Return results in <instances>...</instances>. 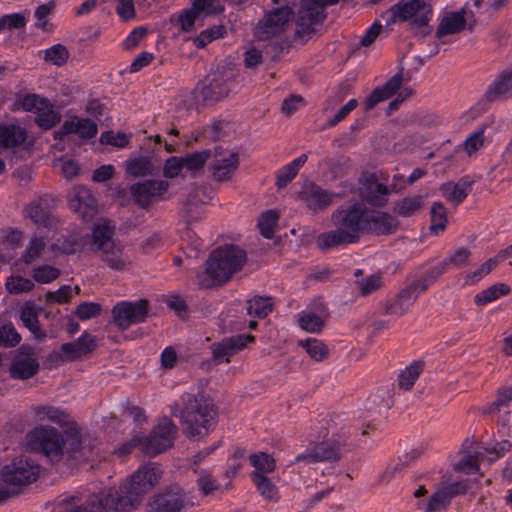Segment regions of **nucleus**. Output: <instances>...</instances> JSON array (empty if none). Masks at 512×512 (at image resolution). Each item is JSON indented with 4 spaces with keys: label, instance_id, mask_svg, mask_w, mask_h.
I'll use <instances>...</instances> for the list:
<instances>
[{
    "label": "nucleus",
    "instance_id": "1",
    "mask_svg": "<svg viewBox=\"0 0 512 512\" xmlns=\"http://www.w3.org/2000/svg\"><path fill=\"white\" fill-rule=\"evenodd\" d=\"M366 212V205L360 201L337 207L330 216L334 229L317 236V248L327 251L358 243L365 233Z\"/></svg>",
    "mask_w": 512,
    "mask_h": 512
},
{
    "label": "nucleus",
    "instance_id": "2",
    "mask_svg": "<svg viewBox=\"0 0 512 512\" xmlns=\"http://www.w3.org/2000/svg\"><path fill=\"white\" fill-rule=\"evenodd\" d=\"M172 414L180 418L183 434L191 440L207 436L218 415L213 399L204 392H184L172 407Z\"/></svg>",
    "mask_w": 512,
    "mask_h": 512
},
{
    "label": "nucleus",
    "instance_id": "3",
    "mask_svg": "<svg viewBox=\"0 0 512 512\" xmlns=\"http://www.w3.org/2000/svg\"><path fill=\"white\" fill-rule=\"evenodd\" d=\"M163 471L156 463L140 466L119 487L106 488L114 512H132L136 510L144 495L160 483Z\"/></svg>",
    "mask_w": 512,
    "mask_h": 512
},
{
    "label": "nucleus",
    "instance_id": "4",
    "mask_svg": "<svg viewBox=\"0 0 512 512\" xmlns=\"http://www.w3.org/2000/svg\"><path fill=\"white\" fill-rule=\"evenodd\" d=\"M247 262L246 251L234 244L214 249L205 262V270L196 276L197 285L203 289L222 286L242 270Z\"/></svg>",
    "mask_w": 512,
    "mask_h": 512
},
{
    "label": "nucleus",
    "instance_id": "5",
    "mask_svg": "<svg viewBox=\"0 0 512 512\" xmlns=\"http://www.w3.org/2000/svg\"><path fill=\"white\" fill-rule=\"evenodd\" d=\"M115 227L111 221L102 219L92 229V249L100 253V258L113 270L122 271L127 266L123 249L113 240Z\"/></svg>",
    "mask_w": 512,
    "mask_h": 512
},
{
    "label": "nucleus",
    "instance_id": "6",
    "mask_svg": "<svg viewBox=\"0 0 512 512\" xmlns=\"http://www.w3.org/2000/svg\"><path fill=\"white\" fill-rule=\"evenodd\" d=\"M385 14L389 16L388 22L410 21V29L422 37L431 31L428 24L432 15V7L423 0L398 2L391 6Z\"/></svg>",
    "mask_w": 512,
    "mask_h": 512
},
{
    "label": "nucleus",
    "instance_id": "7",
    "mask_svg": "<svg viewBox=\"0 0 512 512\" xmlns=\"http://www.w3.org/2000/svg\"><path fill=\"white\" fill-rule=\"evenodd\" d=\"M237 70L229 63H220L205 79L201 94L205 101L217 102L227 97L236 85Z\"/></svg>",
    "mask_w": 512,
    "mask_h": 512
},
{
    "label": "nucleus",
    "instance_id": "8",
    "mask_svg": "<svg viewBox=\"0 0 512 512\" xmlns=\"http://www.w3.org/2000/svg\"><path fill=\"white\" fill-rule=\"evenodd\" d=\"M31 450L41 453L52 463L59 462L63 456L64 438L54 427L40 426L28 434Z\"/></svg>",
    "mask_w": 512,
    "mask_h": 512
},
{
    "label": "nucleus",
    "instance_id": "9",
    "mask_svg": "<svg viewBox=\"0 0 512 512\" xmlns=\"http://www.w3.org/2000/svg\"><path fill=\"white\" fill-rule=\"evenodd\" d=\"M339 0H303L296 21V37L307 41L316 31L315 26L326 17L324 8L336 4Z\"/></svg>",
    "mask_w": 512,
    "mask_h": 512
},
{
    "label": "nucleus",
    "instance_id": "10",
    "mask_svg": "<svg viewBox=\"0 0 512 512\" xmlns=\"http://www.w3.org/2000/svg\"><path fill=\"white\" fill-rule=\"evenodd\" d=\"M188 504V492L178 483H172L149 497L145 504V511L182 512Z\"/></svg>",
    "mask_w": 512,
    "mask_h": 512
},
{
    "label": "nucleus",
    "instance_id": "11",
    "mask_svg": "<svg viewBox=\"0 0 512 512\" xmlns=\"http://www.w3.org/2000/svg\"><path fill=\"white\" fill-rule=\"evenodd\" d=\"M177 432V426L173 421L168 417H163L151 430L149 436L142 438L143 452L149 457L162 453L172 447Z\"/></svg>",
    "mask_w": 512,
    "mask_h": 512
},
{
    "label": "nucleus",
    "instance_id": "12",
    "mask_svg": "<svg viewBox=\"0 0 512 512\" xmlns=\"http://www.w3.org/2000/svg\"><path fill=\"white\" fill-rule=\"evenodd\" d=\"M404 77H403V69H401L398 73L392 76L385 84L380 87H376L370 95L364 101V110L369 111L373 109L378 103L387 100L394 96L397 92L396 99L403 103L406 99H408L413 90L410 87H403Z\"/></svg>",
    "mask_w": 512,
    "mask_h": 512
},
{
    "label": "nucleus",
    "instance_id": "13",
    "mask_svg": "<svg viewBox=\"0 0 512 512\" xmlns=\"http://www.w3.org/2000/svg\"><path fill=\"white\" fill-rule=\"evenodd\" d=\"M114 324L121 330L128 329L131 325L145 322L149 312V302L140 299L136 302L122 301L112 309Z\"/></svg>",
    "mask_w": 512,
    "mask_h": 512
},
{
    "label": "nucleus",
    "instance_id": "14",
    "mask_svg": "<svg viewBox=\"0 0 512 512\" xmlns=\"http://www.w3.org/2000/svg\"><path fill=\"white\" fill-rule=\"evenodd\" d=\"M39 369L36 349L24 344L15 351L9 367V374L13 379L27 380L34 377Z\"/></svg>",
    "mask_w": 512,
    "mask_h": 512
},
{
    "label": "nucleus",
    "instance_id": "15",
    "mask_svg": "<svg viewBox=\"0 0 512 512\" xmlns=\"http://www.w3.org/2000/svg\"><path fill=\"white\" fill-rule=\"evenodd\" d=\"M110 500L107 489L91 495L85 503H80L76 496H69L59 502L58 512H114V504Z\"/></svg>",
    "mask_w": 512,
    "mask_h": 512
},
{
    "label": "nucleus",
    "instance_id": "16",
    "mask_svg": "<svg viewBox=\"0 0 512 512\" xmlns=\"http://www.w3.org/2000/svg\"><path fill=\"white\" fill-rule=\"evenodd\" d=\"M97 347L96 338L84 332L77 340L64 343L58 351H53L48 359L58 362H73L90 354Z\"/></svg>",
    "mask_w": 512,
    "mask_h": 512
},
{
    "label": "nucleus",
    "instance_id": "17",
    "mask_svg": "<svg viewBox=\"0 0 512 512\" xmlns=\"http://www.w3.org/2000/svg\"><path fill=\"white\" fill-rule=\"evenodd\" d=\"M212 162L209 165V171L212 178L217 182H227L232 180L239 167L238 153L224 149L221 146L214 148Z\"/></svg>",
    "mask_w": 512,
    "mask_h": 512
},
{
    "label": "nucleus",
    "instance_id": "18",
    "mask_svg": "<svg viewBox=\"0 0 512 512\" xmlns=\"http://www.w3.org/2000/svg\"><path fill=\"white\" fill-rule=\"evenodd\" d=\"M343 195L322 189L314 183L305 184L298 193V199L314 214L324 212L334 203V199Z\"/></svg>",
    "mask_w": 512,
    "mask_h": 512
},
{
    "label": "nucleus",
    "instance_id": "19",
    "mask_svg": "<svg viewBox=\"0 0 512 512\" xmlns=\"http://www.w3.org/2000/svg\"><path fill=\"white\" fill-rule=\"evenodd\" d=\"M388 194V187L379 183L376 175L371 173L362 174L358 187V195L362 200L361 202L381 208L386 205Z\"/></svg>",
    "mask_w": 512,
    "mask_h": 512
},
{
    "label": "nucleus",
    "instance_id": "20",
    "mask_svg": "<svg viewBox=\"0 0 512 512\" xmlns=\"http://www.w3.org/2000/svg\"><path fill=\"white\" fill-rule=\"evenodd\" d=\"M169 187V183L164 180H145L137 182L130 186V194L133 202L141 208H148Z\"/></svg>",
    "mask_w": 512,
    "mask_h": 512
},
{
    "label": "nucleus",
    "instance_id": "21",
    "mask_svg": "<svg viewBox=\"0 0 512 512\" xmlns=\"http://www.w3.org/2000/svg\"><path fill=\"white\" fill-rule=\"evenodd\" d=\"M39 469L28 459L13 461L3 468V481L12 486H24L32 483L38 477Z\"/></svg>",
    "mask_w": 512,
    "mask_h": 512
},
{
    "label": "nucleus",
    "instance_id": "22",
    "mask_svg": "<svg viewBox=\"0 0 512 512\" xmlns=\"http://www.w3.org/2000/svg\"><path fill=\"white\" fill-rule=\"evenodd\" d=\"M254 336L239 334L226 337L210 346L212 360L215 364L229 363L230 357L243 350L248 342H253Z\"/></svg>",
    "mask_w": 512,
    "mask_h": 512
},
{
    "label": "nucleus",
    "instance_id": "23",
    "mask_svg": "<svg viewBox=\"0 0 512 512\" xmlns=\"http://www.w3.org/2000/svg\"><path fill=\"white\" fill-rule=\"evenodd\" d=\"M70 209L83 220L90 221L97 214V202L91 191L84 186H75L68 196Z\"/></svg>",
    "mask_w": 512,
    "mask_h": 512
},
{
    "label": "nucleus",
    "instance_id": "24",
    "mask_svg": "<svg viewBox=\"0 0 512 512\" xmlns=\"http://www.w3.org/2000/svg\"><path fill=\"white\" fill-rule=\"evenodd\" d=\"M293 12L288 6L272 10L266 14L256 27V35L259 39L266 40L279 32L289 22Z\"/></svg>",
    "mask_w": 512,
    "mask_h": 512
},
{
    "label": "nucleus",
    "instance_id": "25",
    "mask_svg": "<svg viewBox=\"0 0 512 512\" xmlns=\"http://www.w3.org/2000/svg\"><path fill=\"white\" fill-rule=\"evenodd\" d=\"M468 489V480L442 485L430 496L426 510L428 512H442L447 508L453 497L465 494Z\"/></svg>",
    "mask_w": 512,
    "mask_h": 512
},
{
    "label": "nucleus",
    "instance_id": "26",
    "mask_svg": "<svg viewBox=\"0 0 512 512\" xmlns=\"http://www.w3.org/2000/svg\"><path fill=\"white\" fill-rule=\"evenodd\" d=\"M398 219L384 211L366 212L365 233H371L377 236H386L394 234L399 228Z\"/></svg>",
    "mask_w": 512,
    "mask_h": 512
},
{
    "label": "nucleus",
    "instance_id": "27",
    "mask_svg": "<svg viewBox=\"0 0 512 512\" xmlns=\"http://www.w3.org/2000/svg\"><path fill=\"white\" fill-rule=\"evenodd\" d=\"M75 460H87L92 455V447L87 437L78 431H70L66 433L63 444V452Z\"/></svg>",
    "mask_w": 512,
    "mask_h": 512
},
{
    "label": "nucleus",
    "instance_id": "28",
    "mask_svg": "<svg viewBox=\"0 0 512 512\" xmlns=\"http://www.w3.org/2000/svg\"><path fill=\"white\" fill-rule=\"evenodd\" d=\"M510 97H512V69L502 71L485 92V98L489 102Z\"/></svg>",
    "mask_w": 512,
    "mask_h": 512
},
{
    "label": "nucleus",
    "instance_id": "29",
    "mask_svg": "<svg viewBox=\"0 0 512 512\" xmlns=\"http://www.w3.org/2000/svg\"><path fill=\"white\" fill-rule=\"evenodd\" d=\"M24 213L38 227L51 229L55 225V219L50 214L46 202L41 198L29 203L24 208Z\"/></svg>",
    "mask_w": 512,
    "mask_h": 512
},
{
    "label": "nucleus",
    "instance_id": "30",
    "mask_svg": "<svg viewBox=\"0 0 512 512\" xmlns=\"http://www.w3.org/2000/svg\"><path fill=\"white\" fill-rule=\"evenodd\" d=\"M204 213V202L201 199V190L196 189L190 192L182 202L180 210L181 217L187 222L199 220Z\"/></svg>",
    "mask_w": 512,
    "mask_h": 512
},
{
    "label": "nucleus",
    "instance_id": "31",
    "mask_svg": "<svg viewBox=\"0 0 512 512\" xmlns=\"http://www.w3.org/2000/svg\"><path fill=\"white\" fill-rule=\"evenodd\" d=\"M466 26L465 11L447 13L440 21L436 37L442 38L446 35L456 34L461 32Z\"/></svg>",
    "mask_w": 512,
    "mask_h": 512
},
{
    "label": "nucleus",
    "instance_id": "32",
    "mask_svg": "<svg viewBox=\"0 0 512 512\" xmlns=\"http://www.w3.org/2000/svg\"><path fill=\"white\" fill-rule=\"evenodd\" d=\"M415 295L407 288L401 289L395 298L387 301L384 306V313L387 315L402 316L416 301Z\"/></svg>",
    "mask_w": 512,
    "mask_h": 512
},
{
    "label": "nucleus",
    "instance_id": "33",
    "mask_svg": "<svg viewBox=\"0 0 512 512\" xmlns=\"http://www.w3.org/2000/svg\"><path fill=\"white\" fill-rule=\"evenodd\" d=\"M27 139V132L17 125H0V147L15 148Z\"/></svg>",
    "mask_w": 512,
    "mask_h": 512
},
{
    "label": "nucleus",
    "instance_id": "34",
    "mask_svg": "<svg viewBox=\"0 0 512 512\" xmlns=\"http://www.w3.org/2000/svg\"><path fill=\"white\" fill-rule=\"evenodd\" d=\"M158 169L148 157L138 156L126 161V173L134 178L154 176Z\"/></svg>",
    "mask_w": 512,
    "mask_h": 512
},
{
    "label": "nucleus",
    "instance_id": "35",
    "mask_svg": "<svg viewBox=\"0 0 512 512\" xmlns=\"http://www.w3.org/2000/svg\"><path fill=\"white\" fill-rule=\"evenodd\" d=\"M20 319L24 326L33 334L34 338L42 341L46 338V332L41 330L38 321V312L34 304L27 302L21 309Z\"/></svg>",
    "mask_w": 512,
    "mask_h": 512
},
{
    "label": "nucleus",
    "instance_id": "36",
    "mask_svg": "<svg viewBox=\"0 0 512 512\" xmlns=\"http://www.w3.org/2000/svg\"><path fill=\"white\" fill-rule=\"evenodd\" d=\"M424 206V196L411 195L404 197L394 203L393 213L399 217H411L419 212Z\"/></svg>",
    "mask_w": 512,
    "mask_h": 512
},
{
    "label": "nucleus",
    "instance_id": "37",
    "mask_svg": "<svg viewBox=\"0 0 512 512\" xmlns=\"http://www.w3.org/2000/svg\"><path fill=\"white\" fill-rule=\"evenodd\" d=\"M342 445L336 440H325L313 446L314 456L319 462H336L341 458Z\"/></svg>",
    "mask_w": 512,
    "mask_h": 512
},
{
    "label": "nucleus",
    "instance_id": "38",
    "mask_svg": "<svg viewBox=\"0 0 512 512\" xmlns=\"http://www.w3.org/2000/svg\"><path fill=\"white\" fill-rule=\"evenodd\" d=\"M307 155L302 154L289 164L283 166L276 173V183L278 189H282L288 185L298 174L299 169L306 163Z\"/></svg>",
    "mask_w": 512,
    "mask_h": 512
},
{
    "label": "nucleus",
    "instance_id": "39",
    "mask_svg": "<svg viewBox=\"0 0 512 512\" xmlns=\"http://www.w3.org/2000/svg\"><path fill=\"white\" fill-rule=\"evenodd\" d=\"M423 367V362L415 361L401 370L397 378L398 388L406 392L410 391L422 373Z\"/></svg>",
    "mask_w": 512,
    "mask_h": 512
},
{
    "label": "nucleus",
    "instance_id": "40",
    "mask_svg": "<svg viewBox=\"0 0 512 512\" xmlns=\"http://www.w3.org/2000/svg\"><path fill=\"white\" fill-rule=\"evenodd\" d=\"M250 477L258 492L265 500L274 502L279 500L278 488L271 479L267 476L258 475L256 473H251Z\"/></svg>",
    "mask_w": 512,
    "mask_h": 512
},
{
    "label": "nucleus",
    "instance_id": "41",
    "mask_svg": "<svg viewBox=\"0 0 512 512\" xmlns=\"http://www.w3.org/2000/svg\"><path fill=\"white\" fill-rule=\"evenodd\" d=\"M212 152L209 149L198 151L194 153H188L182 157L184 162V168L191 172L193 176L201 172L209 158H211Z\"/></svg>",
    "mask_w": 512,
    "mask_h": 512
},
{
    "label": "nucleus",
    "instance_id": "42",
    "mask_svg": "<svg viewBox=\"0 0 512 512\" xmlns=\"http://www.w3.org/2000/svg\"><path fill=\"white\" fill-rule=\"evenodd\" d=\"M273 309L271 297L254 296L247 301L246 310L248 315L265 318Z\"/></svg>",
    "mask_w": 512,
    "mask_h": 512
},
{
    "label": "nucleus",
    "instance_id": "43",
    "mask_svg": "<svg viewBox=\"0 0 512 512\" xmlns=\"http://www.w3.org/2000/svg\"><path fill=\"white\" fill-rule=\"evenodd\" d=\"M431 224L429 231L431 234L438 235L443 232L447 225L446 208L441 202H435L430 208Z\"/></svg>",
    "mask_w": 512,
    "mask_h": 512
},
{
    "label": "nucleus",
    "instance_id": "44",
    "mask_svg": "<svg viewBox=\"0 0 512 512\" xmlns=\"http://www.w3.org/2000/svg\"><path fill=\"white\" fill-rule=\"evenodd\" d=\"M249 459L251 465L255 468L252 473L266 476V474L273 472L276 468L275 459L267 453H255L250 455Z\"/></svg>",
    "mask_w": 512,
    "mask_h": 512
},
{
    "label": "nucleus",
    "instance_id": "45",
    "mask_svg": "<svg viewBox=\"0 0 512 512\" xmlns=\"http://www.w3.org/2000/svg\"><path fill=\"white\" fill-rule=\"evenodd\" d=\"M29 12L6 14L0 17V33L3 30L13 31L24 29L27 24Z\"/></svg>",
    "mask_w": 512,
    "mask_h": 512
},
{
    "label": "nucleus",
    "instance_id": "46",
    "mask_svg": "<svg viewBox=\"0 0 512 512\" xmlns=\"http://www.w3.org/2000/svg\"><path fill=\"white\" fill-rule=\"evenodd\" d=\"M299 345L305 349L307 354L316 361H322L328 356L327 346L320 340L315 338H308L299 341Z\"/></svg>",
    "mask_w": 512,
    "mask_h": 512
},
{
    "label": "nucleus",
    "instance_id": "47",
    "mask_svg": "<svg viewBox=\"0 0 512 512\" xmlns=\"http://www.w3.org/2000/svg\"><path fill=\"white\" fill-rule=\"evenodd\" d=\"M509 292V288L505 284L492 285L489 288L476 294L474 302L477 306L486 305L496 300L500 295H505Z\"/></svg>",
    "mask_w": 512,
    "mask_h": 512
},
{
    "label": "nucleus",
    "instance_id": "48",
    "mask_svg": "<svg viewBox=\"0 0 512 512\" xmlns=\"http://www.w3.org/2000/svg\"><path fill=\"white\" fill-rule=\"evenodd\" d=\"M279 219V213L275 210H267L258 219V228L261 235L267 239L273 237L274 227Z\"/></svg>",
    "mask_w": 512,
    "mask_h": 512
},
{
    "label": "nucleus",
    "instance_id": "49",
    "mask_svg": "<svg viewBox=\"0 0 512 512\" xmlns=\"http://www.w3.org/2000/svg\"><path fill=\"white\" fill-rule=\"evenodd\" d=\"M194 471L199 474L196 485L202 496H208L220 489V484L208 471L200 470L198 472L196 469Z\"/></svg>",
    "mask_w": 512,
    "mask_h": 512
},
{
    "label": "nucleus",
    "instance_id": "50",
    "mask_svg": "<svg viewBox=\"0 0 512 512\" xmlns=\"http://www.w3.org/2000/svg\"><path fill=\"white\" fill-rule=\"evenodd\" d=\"M298 325L309 333H319L324 325V320L314 313H302L298 318Z\"/></svg>",
    "mask_w": 512,
    "mask_h": 512
},
{
    "label": "nucleus",
    "instance_id": "51",
    "mask_svg": "<svg viewBox=\"0 0 512 512\" xmlns=\"http://www.w3.org/2000/svg\"><path fill=\"white\" fill-rule=\"evenodd\" d=\"M355 286L362 296H366L380 289L382 279L380 274H371L365 278L355 279Z\"/></svg>",
    "mask_w": 512,
    "mask_h": 512
},
{
    "label": "nucleus",
    "instance_id": "52",
    "mask_svg": "<svg viewBox=\"0 0 512 512\" xmlns=\"http://www.w3.org/2000/svg\"><path fill=\"white\" fill-rule=\"evenodd\" d=\"M35 119L37 125L45 130H48L60 122L61 116L59 113L53 110V108L47 104V108L42 111H38Z\"/></svg>",
    "mask_w": 512,
    "mask_h": 512
},
{
    "label": "nucleus",
    "instance_id": "53",
    "mask_svg": "<svg viewBox=\"0 0 512 512\" xmlns=\"http://www.w3.org/2000/svg\"><path fill=\"white\" fill-rule=\"evenodd\" d=\"M440 191L445 199L454 206H458L467 197V193H464V191L452 181L443 183L440 186Z\"/></svg>",
    "mask_w": 512,
    "mask_h": 512
},
{
    "label": "nucleus",
    "instance_id": "54",
    "mask_svg": "<svg viewBox=\"0 0 512 512\" xmlns=\"http://www.w3.org/2000/svg\"><path fill=\"white\" fill-rule=\"evenodd\" d=\"M68 58L69 52L62 44L53 45L45 51V61L51 62L56 66L64 65L68 61Z\"/></svg>",
    "mask_w": 512,
    "mask_h": 512
},
{
    "label": "nucleus",
    "instance_id": "55",
    "mask_svg": "<svg viewBox=\"0 0 512 512\" xmlns=\"http://www.w3.org/2000/svg\"><path fill=\"white\" fill-rule=\"evenodd\" d=\"M36 415L39 420H48L57 424L66 422V414L59 408L52 406H40L36 410Z\"/></svg>",
    "mask_w": 512,
    "mask_h": 512
},
{
    "label": "nucleus",
    "instance_id": "56",
    "mask_svg": "<svg viewBox=\"0 0 512 512\" xmlns=\"http://www.w3.org/2000/svg\"><path fill=\"white\" fill-rule=\"evenodd\" d=\"M79 293L80 288L75 286L73 289L69 285L61 286L57 291H49L45 294V300L48 303H67L72 297V291Z\"/></svg>",
    "mask_w": 512,
    "mask_h": 512
},
{
    "label": "nucleus",
    "instance_id": "57",
    "mask_svg": "<svg viewBox=\"0 0 512 512\" xmlns=\"http://www.w3.org/2000/svg\"><path fill=\"white\" fill-rule=\"evenodd\" d=\"M21 341L20 334L16 331L15 327L11 324H4L0 327V344L3 347H15Z\"/></svg>",
    "mask_w": 512,
    "mask_h": 512
},
{
    "label": "nucleus",
    "instance_id": "58",
    "mask_svg": "<svg viewBox=\"0 0 512 512\" xmlns=\"http://www.w3.org/2000/svg\"><path fill=\"white\" fill-rule=\"evenodd\" d=\"M6 288L12 294H20L31 291L34 288V283L21 276H11L6 281Z\"/></svg>",
    "mask_w": 512,
    "mask_h": 512
},
{
    "label": "nucleus",
    "instance_id": "59",
    "mask_svg": "<svg viewBox=\"0 0 512 512\" xmlns=\"http://www.w3.org/2000/svg\"><path fill=\"white\" fill-rule=\"evenodd\" d=\"M102 312V307L96 302H82L76 310L75 315L82 321L89 320L99 316Z\"/></svg>",
    "mask_w": 512,
    "mask_h": 512
},
{
    "label": "nucleus",
    "instance_id": "60",
    "mask_svg": "<svg viewBox=\"0 0 512 512\" xmlns=\"http://www.w3.org/2000/svg\"><path fill=\"white\" fill-rule=\"evenodd\" d=\"M453 469L456 472H462L465 474L478 472L479 465L477 462V456L470 453H464L460 460L454 464Z\"/></svg>",
    "mask_w": 512,
    "mask_h": 512
},
{
    "label": "nucleus",
    "instance_id": "61",
    "mask_svg": "<svg viewBox=\"0 0 512 512\" xmlns=\"http://www.w3.org/2000/svg\"><path fill=\"white\" fill-rule=\"evenodd\" d=\"M225 28L223 26H214L212 28L202 31L199 36L194 39V44L197 48H203L213 40L223 36Z\"/></svg>",
    "mask_w": 512,
    "mask_h": 512
},
{
    "label": "nucleus",
    "instance_id": "62",
    "mask_svg": "<svg viewBox=\"0 0 512 512\" xmlns=\"http://www.w3.org/2000/svg\"><path fill=\"white\" fill-rule=\"evenodd\" d=\"M48 100L40 98L36 94H27L21 100V106L25 111L37 113L47 108Z\"/></svg>",
    "mask_w": 512,
    "mask_h": 512
},
{
    "label": "nucleus",
    "instance_id": "63",
    "mask_svg": "<svg viewBox=\"0 0 512 512\" xmlns=\"http://www.w3.org/2000/svg\"><path fill=\"white\" fill-rule=\"evenodd\" d=\"M100 142L101 144L123 148L129 144V137L124 132L115 134L113 131H105L100 136Z\"/></svg>",
    "mask_w": 512,
    "mask_h": 512
},
{
    "label": "nucleus",
    "instance_id": "64",
    "mask_svg": "<svg viewBox=\"0 0 512 512\" xmlns=\"http://www.w3.org/2000/svg\"><path fill=\"white\" fill-rule=\"evenodd\" d=\"M512 401V386L502 387L497 391L496 400L491 404L489 413L499 412Z\"/></svg>",
    "mask_w": 512,
    "mask_h": 512
}]
</instances>
